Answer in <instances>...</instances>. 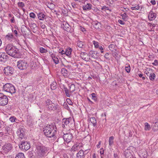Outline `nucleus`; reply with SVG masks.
Segmentation results:
<instances>
[{"label": "nucleus", "instance_id": "nucleus-53", "mask_svg": "<svg viewBox=\"0 0 158 158\" xmlns=\"http://www.w3.org/2000/svg\"><path fill=\"white\" fill-rule=\"evenodd\" d=\"M152 64L154 65H158V61L157 60H155L154 62L152 63Z\"/></svg>", "mask_w": 158, "mask_h": 158}, {"label": "nucleus", "instance_id": "nucleus-58", "mask_svg": "<svg viewBox=\"0 0 158 158\" xmlns=\"http://www.w3.org/2000/svg\"><path fill=\"white\" fill-rule=\"evenodd\" d=\"M151 3L153 5H154L156 4L155 0H153L151 1Z\"/></svg>", "mask_w": 158, "mask_h": 158}, {"label": "nucleus", "instance_id": "nucleus-1", "mask_svg": "<svg viewBox=\"0 0 158 158\" xmlns=\"http://www.w3.org/2000/svg\"><path fill=\"white\" fill-rule=\"evenodd\" d=\"M43 132L44 135L48 137L56 136L57 134V128L55 124H47L44 128Z\"/></svg>", "mask_w": 158, "mask_h": 158}, {"label": "nucleus", "instance_id": "nucleus-39", "mask_svg": "<svg viewBox=\"0 0 158 158\" xmlns=\"http://www.w3.org/2000/svg\"><path fill=\"white\" fill-rule=\"evenodd\" d=\"M93 43L94 45L95 48H98V47L99 46L98 43L95 40L93 41Z\"/></svg>", "mask_w": 158, "mask_h": 158}, {"label": "nucleus", "instance_id": "nucleus-19", "mask_svg": "<svg viewBox=\"0 0 158 158\" xmlns=\"http://www.w3.org/2000/svg\"><path fill=\"white\" fill-rule=\"evenodd\" d=\"M38 18L40 20H43L46 19V16L42 12L39 13L37 14Z\"/></svg>", "mask_w": 158, "mask_h": 158}, {"label": "nucleus", "instance_id": "nucleus-63", "mask_svg": "<svg viewBox=\"0 0 158 158\" xmlns=\"http://www.w3.org/2000/svg\"><path fill=\"white\" fill-rule=\"evenodd\" d=\"M135 10H139V6L138 5H137L136 6H135Z\"/></svg>", "mask_w": 158, "mask_h": 158}, {"label": "nucleus", "instance_id": "nucleus-41", "mask_svg": "<svg viewBox=\"0 0 158 158\" xmlns=\"http://www.w3.org/2000/svg\"><path fill=\"white\" fill-rule=\"evenodd\" d=\"M29 26L31 29H34L36 27V24L35 23H31L29 24Z\"/></svg>", "mask_w": 158, "mask_h": 158}, {"label": "nucleus", "instance_id": "nucleus-60", "mask_svg": "<svg viewBox=\"0 0 158 158\" xmlns=\"http://www.w3.org/2000/svg\"><path fill=\"white\" fill-rule=\"evenodd\" d=\"M66 69H70L71 68V66L70 65H67L65 66Z\"/></svg>", "mask_w": 158, "mask_h": 158}, {"label": "nucleus", "instance_id": "nucleus-35", "mask_svg": "<svg viewBox=\"0 0 158 158\" xmlns=\"http://www.w3.org/2000/svg\"><path fill=\"white\" fill-rule=\"evenodd\" d=\"M13 37V35L12 34L9 33L6 36V38L8 40H10Z\"/></svg>", "mask_w": 158, "mask_h": 158}, {"label": "nucleus", "instance_id": "nucleus-29", "mask_svg": "<svg viewBox=\"0 0 158 158\" xmlns=\"http://www.w3.org/2000/svg\"><path fill=\"white\" fill-rule=\"evenodd\" d=\"M153 130L154 131L158 130V122H156L153 123Z\"/></svg>", "mask_w": 158, "mask_h": 158}, {"label": "nucleus", "instance_id": "nucleus-4", "mask_svg": "<svg viewBox=\"0 0 158 158\" xmlns=\"http://www.w3.org/2000/svg\"><path fill=\"white\" fill-rule=\"evenodd\" d=\"M4 91L10 93L11 94L16 92V90L14 86L10 83H6L3 87Z\"/></svg>", "mask_w": 158, "mask_h": 158}, {"label": "nucleus", "instance_id": "nucleus-33", "mask_svg": "<svg viewBox=\"0 0 158 158\" xmlns=\"http://www.w3.org/2000/svg\"><path fill=\"white\" fill-rule=\"evenodd\" d=\"M64 90L65 92V94L66 96L68 97H69L70 95V94L69 93H71L70 92V90H69L67 88H64Z\"/></svg>", "mask_w": 158, "mask_h": 158}, {"label": "nucleus", "instance_id": "nucleus-7", "mask_svg": "<svg viewBox=\"0 0 158 158\" xmlns=\"http://www.w3.org/2000/svg\"><path fill=\"white\" fill-rule=\"evenodd\" d=\"M13 148V146L11 143H6L2 147V151L5 153H7L11 151Z\"/></svg>", "mask_w": 158, "mask_h": 158}, {"label": "nucleus", "instance_id": "nucleus-13", "mask_svg": "<svg viewBox=\"0 0 158 158\" xmlns=\"http://www.w3.org/2000/svg\"><path fill=\"white\" fill-rule=\"evenodd\" d=\"M8 58V56L5 53H0V61L5 62Z\"/></svg>", "mask_w": 158, "mask_h": 158}, {"label": "nucleus", "instance_id": "nucleus-24", "mask_svg": "<svg viewBox=\"0 0 158 158\" xmlns=\"http://www.w3.org/2000/svg\"><path fill=\"white\" fill-rule=\"evenodd\" d=\"M72 51V49L70 48H69L66 49V51L65 52V54L67 56H69L71 55Z\"/></svg>", "mask_w": 158, "mask_h": 158}, {"label": "nucleus", "instance_id": "nucleus-54", "mask_svg": "<svg viewBox=\"0 0 158 158\" xmlns=\"http://www.w3.org/2000/svg\"><path fill=\"white\" fill-rule=\"evenodd\" d=\"M50 54L51 55V57L52 58V59H53V58H55L56 57L55 56V54L54 53H52L51 54V53L50 52Z\"/></svg>", "mask_w": 158, "mask_h": 158}, {"label": "nucleus", "instance_id": "nucleus-18", "mask_svg": "<svg viewBox=\"0 0 158 158\" xmlns=\"http://www.w3.org/2000/svg\"><path fill=\"white\" fill-rule=\"evenodd\" d=\"M77 158H84L85 154L84 151L82 150H81L77 154Z\"/></svg>", "mask_w": 158, "mask_h": 158}, {"label": "nucleus", "instance_id": "nucleus-30", "mask_svg": "<svg viewBox=\"0 0 158 158\" xmlns=\"http://www.w3.org/2000/svg\"><path fill=\"white\" fill-rule=\"evenodd\" d=\"M114 137L113 136H110L109 138V145L111 146L114 143Z\"/></svg>", "mask_w": 158, "mask_h": 158}, {"label": "nucleus", "instance_id": "nucleus-8", "mask_svg": "<svg viewBox=\"0 0 158 158\" xmlns=\"http://www.w3.org/2000/svg\"><path fill=\"white\" fill-rule=\"evenodd\" d=\"M17 66L21 70L26 69L28 66L27 62L23 60H19L17 62Z\"/></svg>", "mask_w": 158, "mask_h": 158}, {"label": "nucleus", "instance_id": "nucleus-38", "mask_svg": "<svg viewBox=\"0 0 158 158\" xmlns=\"http://www.w3.org/2000/svg\"><path fill=\"white\" fill-rule=\"evenodd\" d=\"M121 16L122 17V19L124 20H126V19L128 17L127 15L125 13H124L123 14L121 15Z\"/></svg>", "mask_w": 158, "mask_h": 158}, {"label": "nucleus", "instance_id": "nucleus-47", "mask_svg": "<svg viewBox=\"0 0 158 158\" xmlns=\"http://www.w3.org/2000/svg\"><path fill=\"white\" fill-rule=\"evenodd\" d=\"M33 152L30 151L28 152V156L30 157H32L34 156Z\"/></svg>", "mask_w": 158, "mask_h": 158}, {"label": "nucleus", "instance_id": "nucleus-2", "mask_svg": "<svg viewBox=\"0 0 158 158\" xmlns=\"http://www.w3.org/2000/svg\"><path fill=\"white\" fill-rule=\"evenodd\" d=\"M5 50L6 53L10 56H13L18 53V49L12 44H8L5 48Z\"/></svg>", "mask_w": 158, "mask_h": 158}, {"label": "nucleus", "instance_id": "nucleus-11", "mask_svg": "<svg viewBox=\"0 0 158 158\" xmlns=\"http://www.w3.org/2000/svg\"><path fill=\"white\" fill-rule=\"evenodd\" d=\"M72 137V134L70 133L64 134L63 135V138L64 141L67 143H69L71 141Z\"/></svg>", "mask_w": 158, "mask_h": 158}, {"label": "nucleus", "instance_id": "nucleus-26", "mask_svg": "<svg viewBox=\"0 0 158 158\" xmlns=\"http://www.w3.org/2000/svg\"><path fill=\"white\" fill-rule=\"evenodd\" d=\"M90 121L92 123L93 125L95 127L96 125V120L95 118L94 117H91L90 118Z\"/></svg>", "mask_w": 158, "mask_h": 158}, {"label": "nucleus", "instance_id": "nucleus-43", "mask_svg": "<svg viewBox=\"0 0 158 158\" xmlns=\"http://www.w3.org/2000/svg\"><path fill=\"white\" fill-rule=\"evenodd\" d=\"M30 17L33 19H35L36 17V15L33 12H31L29 14Z\"/></svg>", "mask_w": 158, "mask_h": 158}, {"label": "nucleus", "instance_id": "nucleus-25", "mask_svg": "<svg viewBox=\"0 0 158 158\" xmlns=\"http://www.w3.org/2000/svg\"><path fill=\"white\" fill-rule=\"evenodd\" d=\"M85 44V42L81 41H78L77 42V45L80 48H83Z\"/></svg>", "mask_w": 158, "mask_h": 158}, {"label": "nucleus", "instance_id": "nucleus-17", "mask_svg": "<svg viewBox=\"0 0 158 158\" xmlns=\"http://www.w3.org/2000/svg\"><path fill=\"white\" fill-rule=\"evenodd\" d=\"M89 56H91L93 58H97L99 56L97 52L93 51H90L89 52Z\"/></svg>", "mask_w": 158, "mask_h": 158}, {"label": "nucleus", "instance_id": "nucleus-44", "mask_svg": "<svg viewBox=\"0 0 158 158\" xmlns=\"http://www.w3.org/2000/svg\"><path fill=\"white\" fill-rule=\"evenodd\" d=\"M91 95L92 96V98L93 99V100L95 101H97V98H96V97L95 96V93H92L91 94Z\"/></svg>", "mask_w": 158, "mask_h": 158}, {"label": "nucleus", "instance_id": "nucleus-16", "mask_svg": "<svg viewBox=\"0 0 158 158\" xmlns=\"http://www.w3.org/2000/svg\"><path fill=\"white\" fill-rule=\"evenodd\" d=\"M92 24L93 27L96 29H100V27H101V23L97 21L93 22Z\"/></svg>", "mask_w": 158, "mask_h": 158}, {"label": "nucleus", "instance_id": "nucleus-20", "mask_svg": "<svg viewBox=\"0 0 158 158\" xmlns=\"http://www.w3.org/2000/svg\"><path fill=\"white\" fill-rule=\"evenodd\" d=\"M61 72L62 74L64 77H68L69 71L68 70H67L66 69L62 68Z\"/></svg>", "mask_w": 158, "mask_h": 158}, {"label": "nucleus", "instance_id": "nucleus-40", "mask_svg": "<svg viewBox=\"0 0 158 158\" xmlns=\"http://www.w3.org/2000/svg\"><path fill=\"white\" fill-rule=\"evenodd\" d=\"M126 71L127 73H129L130 71V66L129 64H128L127 66L125 67Z\"/></svg>", "mask_w": 158, "mask_h": 158}, {"label": "nucleus", "instance_id": "nucleus-27", "mask_svg": "<svg viewBox=\"0 0 158 158\" xmlns=\"http://www.w3.org/2000/svg\"><path fill=\"white\" fill-rule=\"evenodd\" d=\"M15 158H25V157L23 153L19 152L16 155Z\"/></svg>", "mask_w": 158, "mask_h": 158}, {"label": "nucleus", "instance_id": "nucleus-48", "mask_svg": "<svg viewBox=\"0 0 158 158\" xmlns=\"http://www.w3.org/2000/svg\"><path fill=\"white\" fill-rule=\"evenodd\" d=\"M66 101L69 105H73V103L71 101V100L70 99H69V98L67 99Z\"/></svg>", "mask_w": 158, "mask_h": 158}, {"label": "nucleus", "instance_id": "nucleus-28", "mask_svg": "<svg viewBox=\"0 0 158 158\" xmlns=\"http://www.w3.org/2000/svg\"><path fill=\"white\" fill-rule=\"evenodd\" d=\"M70 92L71 93H73L75 90V87L74 84H72L70 86Z\"/></svg>", "mask_w": 158, "mask_h": 158}, {"label": "nucleus", "instance_id": "nucleus-3", "mask_svg": "<svg viewBox=\"0 0 158 158\" xmlns=\"http://www.w3.org/2000/svg\"><path fill=\"white\" fill-rule=\"evenodd\" d=\"M36 151L38 156L40 157L43 156L45 153L46 150V148L42 144L37 143L36 145Z\"/></svg>", "mask_w": 158, "mask_h": 158}, {"label": "nucleus", "instance_id": "nucleus-23", "mask_svg": "<svg viewBox=\"0 0 158 158\" xmlns=\"http://www.w3.org/2000/svg\"><path fill=\"white\" fill-rule=\"evenodd\" d=\"M92 5L90 3H87V4L84 5L82 8L84 10H89L91 9Z\"/></svg>", "mask_w": 158, "mask_h": 158}, {"label": "nucleus", "instance_id": "nucleus-32", "mask_svg": "<svg viewBox=\"0 0 158 158\" xmlns=\"http://www.w3.org/2000/svg\"><path fill=\"white\" fill-rule=\"evenodd\" d=\"M51 88L52 90H55L56 88V82H53L51 85Z\"/></svg>", "mask_w": 158, "mask_h": 158}, {"label": "nucleus", "instance_id": "nucleus-59", "mask_svg": "<svg viewBox=\"0 0 158 158\" xmlns=\"http://www.w3.org/2000/svg\"><path fill=\"white\" fill-rule=\"evenodd\" d=\"M10 22L12 23H14L15 22V20L14 18V17H13L12 18L10 19Z\"/></svg>", "mask_w": 158, "mask_h": 158}, {"label": "nucleus", "instance_id": "nucleus-12", "mask_svg": "<svg viewBox=\"0 0 158 158\" xmlns=\"http://www.w3.org/2000/svg\"><path fill=\"white\" fill-rule=\"evenodd\" d=\"M17 133L19 137L21 139H22L24 136V130L22 128L20 127L18 130Z\"/></svg>", "mask_w": 158, "mask_h": 158}, {"label": "nucleus", "instance_id": "nucleus-56", "mask_svg": "<svg viewBox=\"0 0 158 158\" xmlns=\"http://www.w3.org/2000/svg\"><path fill=\"white\" fill-rule=\"evenodd\" d=\"M109 54L107 53H106L105 54V58L106 59H108L109 58Z\"/></svg>", "mask_w": 158, "mask_h": 158}, {"label": "nucleus", "instance_id": "nucleus-36", "mask_svg": "<svg viewBox=\"0 0 158 158\" xmlns=\"http://www.w3.org/2000/svg\"><path fill=\"white\" fill-rule=\"evenodd\" d=\"M114 45L113 44H110L109 46V49L111 51H114V50H115V51H116V50L114 49Z\"/></svg>", "mask_w": 158, "mask_h": 158}, {"label": "nucleus", "instance_id": "nucleus-52", "mask_svg": "<svg viewBox=\"0 0 158 158\" xmlns=\"http://www.w3.org/2000/svg\"><path fill=\"white\" fill-rule=\"evenodd\" d=\"M118 22L119 23L122 25H124L125 24V23H124V22H123L122 20L119 19L118 21Z\"/></svg>", "mask_w": 158, "mask_h": 158}, {"label": "nucleus", "instance_id": "nucleus-5", "mask_svg": "<svg viewBox=\"0 0 158 158\" xmlns=\"http://www.w3.org/2000/svg\"><path fill=\"white\" fill-rule=\"evenodd\" d=\"M46 107L50 111H54L57 109V105H55L50 100L48 99L46 101Z\"/></svg>", "mask_w": 158, "mask_h": 158}, {"label": "nucleus", "instance_id": "nucleus-64", "mask_svg": "<svg viewBox=\"0 0 158 158\" xmlns=\"http://www.w3.org/2000/svg\"><path fill=\"white\" fill-rule=\"evenodd\" d=\"M98 48L99 49H100V50H103V48H102V46H100V45H99V46L98 47Z\"/></svg>", "mask_w": 158, "mask_h": 158}, {"label": "nucleus", "instance_id": "nucleus-34", "mask_svg": "<svg viewBox=\"0 0 158 158\" xmlns=\"http://www.w3.org/2000/svg\"><path fill=\"white\" fill-rule=\"evenodd\" d=\"M151 129L150 125L147 123H145V130L149 131Z\"/></svg>", "mask_w": 158, "mask_h": 158}, {"label": "nucleus", "instance_id": "nucleus-31", "mask_svg": "<svg viewBox=\"0 0 158 158\" xmlns=\"http://www.w3.org/2000/svg\"><path fill=\"white\" fill-rule=\"evenodd\" d=\"M156 77V75L154 73H151L149 74V79L152 81H153Z\"/></svg>", "mask_w": 158, "mask_h": 158}, {"label": "nucleus", "instance_id": "nucleus-49", "mask_svg": "<svg viewBox=\"0 0 158 158\" xmlns=\"http://www.w3.org/2000/svg\"><path fill=\"white\" fill-rule=\"evenodd\" d=\"M40 26L42 29H44L45 28L46 26L43 23H41Z\"/></svg>", "mask_w": 158, "mask_h": 158}, {"label": "nucleus", "instance_id": "nucleus-21", "mask_svg": "<svg viewBox=\"0 0 158 158\" xmlns=\"http://www.w3.org/2000/svg\"><path fill=\"white\" fill-rule=\"evenodd\" d=\"M156 17V14L153 13L152 11H151L148 15V18L151 20H152L154 19Z\"/></svg>", "mask_w": 158, "mask_h": 158}, {"label": "nucleus", "instance_id": "nucleus-55", "mask_svg": "<svg viewBox=\"0 0 158 158\" xmlns=\"http://www.w3.org/2000/svg\"><path fill=\"white\" fill-rule=\"evenodd\" d=\"M107 8L108 7L106 6H104L102 7V10H108V9Z\"/></svg>", "mask_w": 158, "mask_h": 158}, {"label": "nucleus", "instance_id": "nucleus-57", "mask_svg": "<svg viewBox=\"0 0 158 158\" xmlns=\"http://www.w3.org/2000/svg\"><path fill=\"white\" fill-rule=\"evenodd\" d=\"M72 6L73 7V8H75L77 7L76 6H77V5H76L74 3H72Z\"/></svg>", "mask_w": 158, "mask_h": 158}, {"label": "nucleus", "instance_id": "nucleus-37", "mask_svg": "<svg viewBox=\"0 0 158 158\" xmlns=\"http://www.w3.org/2000/svg\"><path fill=\"white\" fill-rule=\"evenodd\" d=\"M40 52L42 53H46L47 52V50L43 47H40Z\"/></svg>", "mask_w": 158, "mask_h": 158}, {"label": "nucleus", "instance_id": "nucleus-50", "mask_svg": "<svg viewBox=\"0 0 158 158\" xmlns=\"http://www.w3.org/2000/svg\"><path fill=\"white\" fill-rule=\"evenodd\" d=\"M81 57L85 61H88V58H86L83 55H81Z\"/></svg>", "mask_w": 158, "mask_h": 158}, {"label": "nucleus", "instance_id": "nucleus-15", "mask_svg": "<svg viewBox=\"0 0 158 158\" xmlns=\"http://www.w3.org/2000/svg\"><path fill=\"white\" fill-rule=\"evenodd\" d=\"M70 120H71V118H63L62 120L63 124L62 125V127H65V125L67 126L68 124L69 123Z\"/></svg>", "mask_w": 158, "mask_h": 158}, {"label": "nucleus", "instance_id": "nucleus-51", "mask_svg": "<svg viewBox=\"0 0 158 158\" xmlns=\"http://www.w3.org/2000/svg\"><path fill=\"white\" fill-rule=\"evenodd\" d=\"M112 52V54L113 55V56L114 57H117V53L116 51H115V50H114V51Z\"/></svg>", "mask_w": 158, "mask_h": 158}, {"label": "nucleus", "instance_id": "nucleus-22", "mask_svg": "<svg viewBox=\"0 0 158 158\" xmlns=\"http://www.w3.org/2000/svg\"><path fill=\"white\" fill-rule=\"evenodd\" d=\"M80 148L79 146L76 144L73 146L70 149V151L72 152H76Z\"/></svg>", "mask_w": 158, "mask_h": 158}, {"label": "nucleus", "instance_id": "nucleus-42", "mask_svg": "<svg viewBox=\"0 0 158 158\" xmlns=\"http://www.w3.org/2000/svg\"><path fill=\"white\" fill-rule=\"evenodd\" d=\"M18 5L19 7H23L25 6L24 4L22 2H20L18 3Z\"/></svg>", "mask_w": 158, "mask_h": 158}, {"label": "nucleus", "instance_id": "nucleus-6", "mask_svg": "<svg viewBox=\"0 0 158 158\" xmlns=\"http://www.w3.org/2000/svg\"><path fill=\"white\" fill-rule=\"evenodd\" d=\"M8 102L7 97L2 93H0V106H4Z\"/></svg>", "mask_w": 158, "mask_h": 158}, {"label": "nucleus", "instance_id": "nucleus-45", "mask_svg": "<svg viewBox=\"0 0 158 158\" xmlns=\"http://www.w3.org/2000/svg\"><path fill=\"white\" fill-rule=\"evenodd\" d=\"M16 119V118L14 116L11 117L9 118L10 120L12 122H15Z\"/></svg>", "mask_w": 158, "mask_h": 158}, {"label": "nucleus", "instance_id": "nucleus-46", "mask_svg": "<svg viewBox=\"0 0 158 158\" xmlns=\"http://www.w3.org/2000/svg\"><path fill=\"white\" fill-rule=\"evenodd\" d=\"M52 59L56 64H58L59 62V60L58 58L56 57L55 58H53V59Z\"/></svg>", "mask_w": 158, "mask_h": 158}, {"label": "nucleus", "instance_id": "nucleus-14", "mask_svg": "<svg viewBox=\"0 0 158 158\" xmlns=\"http://www.w3.org/2000/svg\"><path fill=\"white\" fill-rule=\"evenodd\" d=\"M61 26L64 30L66 31L67 32L70 31V27L69 24L66 22H63Z\"/></svg>", "mask_w": 158, "mask_h": 158}, {"label": "nucleus", "instance_id": "nucleus-10", "mask_svg": "<svg viewBox=\"0 0 158 158\" xmlns=\"http://www.w3.org/2000/svg\"><path fill=\"white\" fill-rule=\"evenodd\" d=\"M4 73L6 75H9L12 74L14 71V69L9 66L4 68Z\"/></svg>", "mask_w": 158, "mask_h": 158}, {"label": "nucleus", "instance_id": "nucleus-62", "mask_svg": "<svg viewBox=\"0 0 158 158\" xmlns=\"http://www.w3.org/2000/svg\"><path fill=\"white\" fill-rule=\"evenodd\" d=\"M114 158H118V155L116 153H114Z\"/></svg>", "mask_w": 158, "mask_h": 158}, {"label": "nucleus", "instance_id": "nucleus-61", "mask_svg": "<svg viewBox=\"0 0 158 158\" xmlns=\"http://www.w3.org/2000/svg\"><path fill=\"white\" fill-rule=\"evenodd\" d=\"M80 29L82 31H85V29L81 26H80Z\"/></svg>", "mask_w": 158, "mask_h": 158}, {"label": "nucleus", "instance_id": "nucleus-9", "mask_svg": "<svg viewBox=\"0 0 158 158\" xmlns=\"http://www.w3.org/2000/svg\"><path fill=\"white\" fill-rule=\"evenodd\" d=\"M20 148L22 150H25V151L27 150L30 148V145L29 143L27 142H23L19 145Z\"/></svg>", "mask_w": 158, "mask_h": 158}]
</instances>
